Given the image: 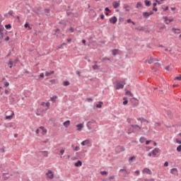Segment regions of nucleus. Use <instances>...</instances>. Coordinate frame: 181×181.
<instances>
[{
  "instance_id": "1",
  "label": "nucleus",
  "mask_w": 181,
  "mask_h": 181,
  "mask_svg": "<svg viewBox=\"0 0 181 181\" xmlns=\"http://www.w3.org/2000/svg\"><path fill=\"white\" fill-rule=\"evenodd\" d=\"M86 127H87L88 129H89V130L95 129V128L98 127L97 122H95V120L92 119L87 122Z\"/></svg>"
},
{
  "instance_id": "2",
  "label": "nucleus",
  "mask_w": 181,
  "mask_h": 181,
  "mask_svg": "<svg viewBox=\"0 0 181 181\" xmlns=\"http://www.w3.org/2000/svg\"><path fill=\"white\" fill-rule=\"evenodd\" d=\"M115 151L116 153H121V152H124L125 151V147H124V146H117L115 147Z\"/></svg>"
},
{
  "instance_id": "3",
  "label": "nucleus",
  "mask_w": 181,
  "mask_h": 181,
  "mask_svg": "<svg viewBox=\"0 0 181 181\" xmlns=\"http://www.w3.org/2000/svg\"><path fill=\"white\" fill-rule=\"evenodd\" d=\"M117 21H118V18H117V16H115L111 17L109 19L110 23H113V25H115V23H117Z\"/></svg>"
},
{
  "instance_id": "4",
  "label": "nucleus",
  "mask_w": 181,
  "mask_h": 181,
  "mask_svg": "<svg viewBox=\"0 0 181 181\" xmlns=\"http://www.w3.org/2000/svg\"><path fill=\"white\" fill-rule=\"evenodd\" d=\"M47 177H49V179H53V177H54V175L53 174V171H52L51 170H48V172L46 173Z\"/></svg>"
},
{
  "instance_id": "5",
  "label": "nucleus",
  "mask_w": 181,
  "mask_h": 181,
  "mask_svg": "<svg viewBox=\"0 0 181 181\" xmlns=\"http://www.w3.org/2000/svg\"><path fill=\"white\" fill-rule=\"evenodd\" d=\"M131 127L133 129H135V131H141L142 129V127L138 124H131Z\"/></svg>"
},
{
  "instance_id": "6",
  "label": "nucleus",
  "mask_w": 181,
  "mask_h": 181,
  "mask_svg": "<svg viewBox=\"0 0 181 181\" xmlns=\"http://www.w3.org/2000/svg\"><path fill=\"white\" fill-rule=\"evenodd\" d=\"M142 173L146 175H152V171L149 168H146L142 170Z\"/></svg>"
},
{
  "instance_id": "7",
  "label": "nucleus",
  "mask_w": 181,
  "mask_h": 181,
  "mask_svg": "<svg viewBox=\"0 0 181 181\" xmlns=\"http://www.w3.org/2000/svg\"><path fill=\"white\" fill-rule=\"evenodd\" d=\"M121 1H114L112 3V6L115 9H117V8H118V6H119L121 5Z\"/></svg>"
},
{
  "instance_id": "8",
  "label": "nucleus",
  "mask_w": 181,
  "mask_h": 181,
  "mask_svg": "<svg viewBox=\"0 0 181 181\" xmlns=\"http://www.w3.org/2000/svg\"><path fill=\"white\" fill-rule=\"evenodd\" d=\"M137 121H141V124H142V122H147V124H149V120H148L144 117H138Z\"/></svg>"
},
{
  "instance_id": "9",
  "label": "nucleus",
  "mask_w": 181,
  "mask_h": 181,
  "mask_svg": "<svg viewBox=\"0 0 181 181\" xmlns=\"http://www.w3.org/2000/svg\"><path fill=\"white\" fill-rule=\"evenodd\" d=\"M119 172H124L125 175L128 176L129 175L130 172L127 170V167H123V168H121L119 170Z\"/></svg>"
},
{
  "instance_id": "10",
  "label": "nucleus",
  "mask_w": 181,
  "mask_h": 181,
  "mask_svg": "<svg viewBox=\"0 0 181 181\" xmlns=\"http://www.w3.org/2000/svg\"><path fill=\"white\" fill-rule=\"evenodd\" d=\"M121 88H124V84H122L119 82H117V85H116V90H119Z\"/></svg>"
},
{
  "instance_id": "11",
  "label": "nucleus",
  "mask_w": 181,
  "mask_h": 181,
  "mask_svg": "<svg viewBox=\"0 0 181 181\" xmlns=\"http://www.w3.org/2000/svg\"><path fill=\"white\" fill-rule=\"evenodd\" d=\"M159 153V148H154L152 151H151V153L153 155V156L156 157V154Z\"/></svg>"
},
{
  "instance_id": "12",
  "label": "nucleus",
  "mask_w": 181,
  "mask_h": 181,
  "mask_svg": "<svg viewBox=\"0 0 181 181\" xmlns=\"http://www.w3.org/2000/svg\"><path fill=\"white\" fill-rule=\"evenodd\" d=\"M77 131H81L84 128V124L83 123L78 124L76 125Z\"/></svg>"
},
{
  "instance_id": "13",
  "label": "nucleus",
  "mask_w": 181,
  "mask_h": 181,
  "mask_svg": "<svg viewBox=\"0 0 181 181\" xmlns=\"http://www.w3.org/2000/svg\"><path fill=\"white\" fill-rule=\"evenodd\" d=\"M81 145L82 146H86V145H90V140L88 139H86L85 141H83L81 143Z\"/></svg>"
},
{
  "instance_id": "14",
  "label": "nucleus",
  "mask_w": 181,
  "mask_h": 181,
  "mask_svg": "<svg viewBox=\"0 0 181 181\" xmlns=\"http://www.w3.org/2000/svg\"><path fill=\"white\" fill-rule=\"evenodd\" d=\"M83 165V162L80 160H78L76 163H74V166H76V168H80V166Z\"/></svg>"
},
{
  "instance_id": "15",
  "label": "nucleus",
  "mask_w": 181,
  "mask_h": 181,
  "mask_svg": "<svg viewBox=\"0 0 181 181\" xmlns=\"http://www.w3.org/2000/svg\"><path fill=\"white\" fill-rule=\"evenodd\" d=\"M13 115H15V113L12 111L10 115L6 116L5 119H12V118H13Z\"/></svg>"
},
{
  "instance_id": "16",
  "label": "nucleus",
  "mask_w": 181,
  "mask_h": 181,
  "mask_svg": "<svg viewBox=\"0 0 181 181\" xmlns=\"http://www.w3.org/2000/svg\"><path fill=\"white\" fill-rule=\"evenodd\" d=\"M64 127H65V128H69V127L70 126V120H66L63 123Z\"/></svg>"
},
{
  "instance_id": "17",
  "label": "nucleus",
  "mask_w": 181,
  "mask_h": 181,
  "mask_svg": "<svg viewBox=\"0 0 181 181\" xmlns=\"http://www.w3.org/2000/svg\"><path fill=\"white\" fill-rule=\"evenodd\" d=\"M173 32L174 33H177V35H179L180 33H181V30L180 29H178V28H173L172 29Z\"/></svg>"
},
{
  "instance_id": "18",
  "label": "nucleus",
  "mask_w": 181,
  "mask_h": 181,
  "mask_svg": "<svg viewBox=\"0 0 181 181\" xmlns=\"http://www.w3.org/2000/svg\"><path fill=\"white\" fill-rule=\"evenodd\" d=\"M118 52H119V49H115L112 50V54L113 56H117L118 54Z\"/></svg>"
},
{
  "instance_id": "19",
  "label": "nucleus",
  "mask_w": 181,
  "mask_h": 181,
  "mask_svg": "<svg viewBox=\"0 0 181 181\" xmlns=\"http://www.w3.org/2000/svg\"><path fill=\"white\" fill-rule=\"evenodd\" d=\"M8 66L10 69H12V67H13V62L12 61V59H9Z\"/></svg>"
},
{
  "instance_id": "20",
  "label": "nucleus",
  "mask_w": 181,
  "mask_h": 181,
  "mask_svg": "<svg viewBox=\"0 0 181 181\" xmlns=\"http://www.w3.org/2000/svg\"><path fill=\"white\" fill-rule=\"evenodd\" d=\"M123 8H124L125 12H129V11H131V9H132L131 6H124Z\"/></svg>"
},
{
  "instance_id": "21",
  "label": "nucleus",
  "mask_w": 181,
  "mask_h": 181,
  "mask_svg": "<svg viewBox=\"0 0 181 181\" xmlns=\"http://www.w3.org/2000/svg\"><path fill=\"white\" fill-rule=\"evenodd\" d=\"M149 16H150L148 12H143V18H144V19H148Z\"/></svg>"
},
{
  "instance_id": "22",
  "label": "nucleus",
  "mask_w": 181,
  "mask_h": 181,
  "mask_svg": "<svg viewBox=\"0 0 181 181\" xmlns=\"http://www.w3.org/2000/svg\"><path fill=\"white\" fill-rule=\"evenodd\" d=\"M135 30H139V32H144V30H145V28L142 26H139V27H136Z\"/></svg>"
},
{
  "instance_id": "23",
  "label": "nucleus",
  "mask_w": 181,
  "mask_h": 181,
  "mask_svg": "<svg viewBox=\"0 0 181 181\" xmlns=\"http://www.w3.org/2000/svg\"><path fill=\"white\" fill-rule=\"evenodd\" d=\"M131 102L134 103V105H138V100H136V98H133L132 99H131Z\"/></svg>"
},
{
  "instance_id": "24",
  "label": "nucleus",
  "mask_w": 181,
  "mask_h": 181,
  "mask_svg": "<svg viewBox=\"0 0 181 181\" xmlns=\"http://www.w3.org/2000/svg\"><path fill=\"white\" fill-rule=\"evenodd\" d=\"M144 4H145L146 6H151V5H152V2H151V1H148V0H145Z\"/></svg>"
},
{
  "instance_id": "25",
  "label": "nucleus",
  "mask_w": 181,
  "mask_h": 181,
  "mask_svg": "<svg viewBox=\"0 0 181 181\" xmlns=\"http://www.w3.org/2000/svg\"><path fill=\"white\" fill-rule=\"evenodd\" d=\"M71 148L76 151H80V147L78 146H74V144H72Z\"/></svg>"
},
{
  "instance_id": "26",
  "label": "nucleus",
  "mask_w": 181,
  "mask_h": 181,
  "mask_svg": "<svg viewBox=\"0 0 181 181\" xmlns=\"http://www.w3.org/2000/svg\"><path fill=\"white\" fill-rule=\"evenodd\" d=\"M163 19L164 20L165 25H169V23H170V22H169V21L168 20V16L163 17Z\"/></svg>"
},
{
  "instance_id": "27",
  "label": "nucleus",
  "mask_w": 181,
  "mask_h": 181,
  "mask_svg": "<svg viewBox=\"0 0 181 181\" xmlns=\"http://www.w3.org/2000/svg\"><path fill=\"white\" fill-rule=\"evenodd\" d=\"M52 74H54V71H50L49 72H45V76L49 77V76H52Z\"/></svg>"
},
{
  "instance_id": "28",
  "label": "nucleus",
  "mask_w": 181,
  "mask_h": 181,
  "mask_svg": "<svg viewBox=\"0 0 181 181\" xmlns=\"http://www.w3.org/2000/svg\"><path fill=\"white\" fill-rule=\"evenodd\" d=\"M41 152H42L44 158H47V156H49V152H47V151H41Z\"/></svg>"
},
{
  "instance_id": "29",
  "label": "nucleus",
  "mask_w": 181,
  "mask_h": 181,
  "mask_svg": "<svg viewBox=\"0 0 181 181\" xmlns=\"http://www.w3.org/2000/svg\"><path fill=\"white\" fill-rule=\"evenodd\" d=\"M146 141V138H145L144 136H141L139 139V142L141 144H144V142H145Z\"/></svg>"
},
{
  "instance_id": "30",
  "label": "nucleus",
  "mask_w": 181,
  "mask_h": 181,
  "mask_svg": "<svg viewBox=\"0 0 181 181\" xmlns=\"http://www.w3.org/2000/svg\"><path fill=\"white\" fill-rule=\"evenodd\" d=\"M134 132H135L134 131V128H132V129H128V130H127V134H128V135H129L130 134H132V133H134Z\"/></svg>"
},
{
  "instance_id": "31",
  "label": "nucleus",
  "mask_w": 181,
  "mask_h": 181,
  "mask_svg": "<svg viewBox=\"0 0 181 181\" xmlns=\"http://www.w3.org/2000/svg\"><path fill=\"white\" fill-rule=\"evenodd\" d=\"M103 107V102L100 101L99 103L96 104L97 108H101Z\"/></svg>"
},
{
  "instance_id": "32",
  "label": "nucleus",
  "mask_w": 181,
  "mask_h": 181,
  "mask_svg": "<svg viewBox=\"0 0 181 181\" xmlns=\"http://www.w3.org/2000/svg\"><path fill=\"white\" fill-rule=\"evenodd\" d=\"M175 173H177V168H172V169L170 170V173H171L172 175H173V174L175 173Z\"/></svg>"
},
{
  "instance_id": "33",
  "label": "nucleus",
  "mask_w": 181,
  "mask_h": 181,
  "mask_svg": "<svg viewBox=\"0 0 181 181\" xmlns=\"http://www.w3.org/2000/svg\"><path fill=\"white\" fill-rule=\"evenodd\" d=\"M63 86H70V81H64L63 83Z\"/></svg>"
},
{
  "instance_id": "34",
  "label": "nucleus",
  "mask_w": 181,
  "mask_h": 181,
  "mask_svg": "<svg viewBox=\"0 0 181 181\" xmlns=\"http://www.w3.org/2000/svg\"><path fill=\"white\" fill-rule=\"evenodd\" d=\"M155 59L153 57H151L150 59L148 61V64H152L153 63Z\"/></svg>"
},
{
  "instance_id": "35",
  "label": "nucleus",
  "mask_w": 181,
  "mask_h": 181,
  "mask_svg": "<svg viewBox=\"0 0 181 181\" xmlns=\"http://www.w3.org/2000/svg\"><path fill=\"white\" fill-rule=\"evenodd\" d=\"M57 98V95H54V96L51 97L50 99H51V101L55 102Z\"/></svg>"
},
{
  "instance_id": "36",
  "label": "nucleus",
  "mask_w": 181,
  "mask_h": 181,
  "mask_svg": "<svg viewBox=\"0 0 181 181\" xmlns=\"http://www.w3.org/2000/svg\"><path fill=\"white\" fill-rule=\"evenodd\" d=\"M127 23H132V25H136L135 22L132 21V20H131V18H129L127 20Z\"/></svg>"
},
{
  "instance_id": "37",
  "label": "nucleus",
  "mask_w": 181,
  "mask_h": 181,
  "mask_svg": "<svg viewBox=\"0 0 181 181\" xmlns=\"http://www.w3.org/2000/svg\"><path fill=\"white\" fill-rule=\"evenodd\" d=\"M123 100H124L123 101V105H127L128 104V100H127V98H124Z\"/></svg>"
},
{
  "instance_id": "38",
  "label": "nucleus",
  "mask_w": 181,
  "mask_h": 181,
  "mask_svg": "<svg viewBox=\"0 0 181 181\" xmlns=\"http://www.w3.org/2000/svg\"><path fill=\"white\" fill-rule=\"evenodd\" d=\"M136 8H142V3H141V2H138L137 4H136Z\"/></svg>"
},
{
  "instance_id": "39",
  "label": "nucleus",
  "mask_w": 181,
  "mask_h": 181,
  "mask_svg": "<svg viewBox=\"0 0 181 181\" xmlns=\"http://www.w3.org/2000/svg\"><path fill=\"white\" fill-rule=\"evenodd\" d=\"M24 28H28V29H32L30 28V25H29V23L26 22L24 25Z\"/></svg>"
},
{
  "instance_id": "40",
  "label": "nucleus",
  "mask_w": 181,
  "mask_h": 181,
  "mask_svg": "<svg viewBox=\"0 0 181 181\" xmlns=\"http://www.w3.org/2000/svg\"><path fill=\"white\" fill-rule=\"evenodd\" d=\"M6 29H11L12 28V25L11 24H6L5 25Z\"/></svg>"
},
{
  "instance_id": "41",
  "label": "nucleus",
  "mask_w": 181,
  "mask_h": 181,
  "mask_svg": "<svg viewBox=\"0 0 181 181\" xmlns=\"http://www.w3.org/2000/svg\"><path fill=\"white\" fill-rule=\"evenodd\" d=\"M4 30H5V28H4V25H2V24H0V32L3 33Z\"/></svg>"
},
{
  "instance_id": "42",
  "label": "nucleus",
  "mask_w": 181,
  "mask_h": 181,
  "mask_svg": "<svg viewBox=\"0 0 181 181\" xmlns=\"http://www.w3.org/2000/svg\"><path fill=\"white\" fill-rule=\"evenodd\" d=\"M63 46H67V44L66 42L62 43L58 49H63Z\"/></svg>"
},
{
  "instance_id": "43",
  "label": "nucleus",
  "mask_w": 181,
  "mask_h": 181,
  "mask_svg": "<svg viewBox=\"0 0 181 181\" xmlns=\"http://www.w3.org/2000/svg\"><path fill=\"white\" fill-rule=\"evenodd\" d=\"M174 80H178V81H181V75H179V76H176Z\"/></svg>"
},
{
  "instance_id": "44",
  "label": "nucleus",
  "mask_w": 181,
  "mask_h": 181,
  "mask_svg": "<svg viewBox=\"0 0 181 181\" xmlns=\"http://www.w3.org/2000/svg\"><path fill=\"white\" fill-rule=\"evenodd\" d=\"M92 69H93L94 70H98V65H97V64L93 65V66H92Z\"/></svg>"
},
{
  "instance_id": "45",
  "label": "nucleus",
  "mask_w": 181,
  "mask_h": 181,
  "mask_svg": "<svg viewBox=\"0 0 181 181\" xmlns=\"http://www.w3.org/2000/svg\"><path fill=\"white\" fill-rule=\"evenodd\" d=\"M86 101H88V103H91L93 101V98H87Z\"/></svg>"
},
{
  "instance_id": "46",
  "label": "nucleus",
  "mask_w": 181,
  "mask_h": 181,
  "mask_svg": "<svg viewBox=\"0 0 181 181\" xmlns=\"http://www.w3.org/2000/svg\"><path fill=\"white\" fill-rule=\"evenodd\" d=\"M177 152H181V145H179V146L177 147Z\"/></svg>"
},
{
  "instance_id": "47",
  "label": "nucleus",
  "mask_w": 181,
  "mask_h": 181,
  "mask_svg": "<svg viewBox=\"0 0 181 181\" xmlns=\"http://www.w3.org/2000/svg\"><path fill=\"white\" fill-rule=\"evenodd\" d=\"M4 87H9V82L5 81L4 82Z\"/></svg>"
},
{
  "instance_id": "48",
  "label": "nucleus",
  "mask_w": 181,
  "mask_h": 181,
  "mask_svg": "<svg viewBox=\"0 0 181 181\" xmlns=\"http://www.w3.org/2000/svg\"><path fill=\"white\" fill-rule=\"evenodd\" d=\"M45 13H50V8H45Z\"/></svg>"
},
{
  "instance_id": "49",
  "label": "nucleus",
  "mask_w": 181,
  "mask_h": 181,
  "mask_svg": "<svg viewBox=\"0 0 181 181\" xmlns=\"http://www.w3.org/2000/svg\"><path fill=\"white\" fill-rule=\"evenodd\" d=\"M42 135H45V134H47V130L46 129H42Z\"/></svg>"
},
{
  "instance_id": "50",
  "label": "nucleus",
  "mask_w": 181,
  "mask_h": 181,
  "mask_svg": "<svg viewBox=\"0 0 181 181\" xmlns=\"http://www.w3.org/2000/svg\"><path fill=\"white\" fill-rule=\"evenodd\" d=\"M114 179H115V175H112V176L109 177V180H114Z\"/></svg>"
},
{
  "instance_id": "51",
  "label": "nucleus",
  "mask_w": 181,
  "mask_h": 181,
  "mask_svg": "<svg viewBox=\"0 0 181 181\" xmlns=\"http://www.w3.org/2000/svg\"><path fill=\"white\" fill-rule=\"evenodd\" d=\"M105 11L106 12L111 13V10H110V8H108V7H105Z\"/></svg>"
},
{
  "instance_id": "52",
  "label": "nucleus",
  "mask_w": 181,
  "mask_h": 181,
  "mask_svg": "<svg viewBox=\"0 0 181 181\" xmlns=\"http://www.w3.org/2000/svg\"><path fill=\"white\" fill-rule=\"evenodd\" d=\"M108 173L107 171H101L100 175H107Z\"/></svg>"
},
{
  "instance_id": "53",
  "label": "nucleus",
  "mask_w": 181,
  "mask_h": 181,
  "mask_svg": "<svg viewBox=\"0 0 181 181\" xmlns=\"http://www.w3.org/2000/svg\"><path fill=\"white\" fill-rule=\"evenodd\" d=\"M154 126H155V127H160V122H156V123L154 124Z\"/></svg>"
},
{
  "instance_id": "54",
  "label": "nucleus",
  "mask_w": 181,
  "mask_h": 181,
  "mask_svg": "<svg viewBox=\"0 0 181 181\" xmlns=\"http://www.w3.org/2000/svg\"><path fill=\"white\" fill-rule=\"evenodd\" d=\"M18 62H19V58H16V59L14 60V62H13V63L14 64H16V63H18Z\"/></svg>"
},
{
  "instance_id": "55",
  "label": "nucleus",
  "mask_w": 181,
  "mask_h": 181,
  "mask_svg": "<svg viewBox=\"0 0 181 181\" xmlns=\"http://www.w3.org/2000/svg\"><path fill=\"white\" fill-rule=\"evenodd\" d=\"M151 142H152V140H146V145H149V144H151Z\"/></svg>"
},
{
  "instance_id": "56",
  "label": "nucleus",
  "mask_w": 181,
  "mask_h": 181,
  "mask_svg": "<svg viewBox=\"0 0 181 181\" xmlns=\"http://www.w3.org/2000/svg\"><path fill=\"white\" fill-rule=\"evenodd\" d=\"M126 94H127V95H132V93L131 91H129V90H127V91L126 92Z\"/></svg>"
},
{
  "instance_id": "57",
  "label": "nucleus",
  "mask_w": 181,
  "mask_h": 181,
  "mask_svg": "<svg viewBox=\"0 0 181 181\" xmlns=\"http://www.w3.org/2000/svg\"><path fill=\"white\" fill-rule=\"evenodd\" d=\"M138 181H149V179H139Z\"/></svg>"
},
{
  "instance_id": "58",
  "label": "nucleus",
  "mask_w": 181,
  "mask_h": 181,
  "mask_svg": "<svg viewBox=\"0 0 181 181\" xmlns=\"http://www.w3.org/2000/svg\"><path fill=\"white\" fill-rule=\"evenodd\" d=\"M69 30L71 33H74V28H73V27H70Z\"/></svg>"
},
{
  "instance_id": "59",
  "label": "nucleus",
  "mask_w": 181,
  "mask_h": 181,
  "mask_svg": "<svg viewBox=\"0 0 181 181\" xmlns=\"http://www.w3.org/2000/svg\"><path fill=\"white\" fill-rule=\"evenodd\" d=\"M8 15H11V16H13V11H8Z\"/></svg>"
},
{
  "instance_id": "60",
  "label": "nucleus",
  "mask_w": 181,
  "mask_h": 181,
  "mask_svg": "<svg viewBox=\"0 0 181 181\" xmlns=\"http://www.w3.org/2000/svg\"><path fill=\"white\" fill-rule=\"evenodd\" d=\"M100 16V19H104L105 18L103 13H101Z\"/></svg>"
},
{
  "instance_id": "61",
  "label": "nucleus",
  "mask_w": 181,
  "mask_h": 181,
  "mask_svg": "<svg viewBox=\"0 0 181 181\" xmlns=\"http://www.w3.org/2000/svg\"><path fill=\"white\" fill-rule=\"evenodd\" d=\"M139 173H140L139 170H137L135 171V174H136L137 176H139Z\"/></svg>"
},
{
  "instance_id": "62",
  "label": "nucleus",
  "mask_w": 181,
  "mask_h": 181,
  "mask_svg": "<svg viewBox=\"0 0 181 181\" xmlns=\"http://www.w3.org/2000/svg\"><path fill=\"white\" fill-rule=\"evenodd\" d=\"M175 141H176L177 144H181V141L179 140V139H176Z\"/></svg>"
},
{
  "instance_id": "63",
  "label": "nucleus",
  "mask_w": 181,
  "mask_h": 181,
  "mask_svg": "<svg viewBox=\"0 0 181 181\" xmlns=\"http://www.w3.org/2000/svg\"><path fill=\"white\" fill-rule=\"evenodd\" d=\"M135 159V156H132L129 158V160H134Z\"/></svg>"
},
{
  "instance_id": "64",
  "label": "nucleus",
  "mask_w": 181,
  "mask_h": 181,
  "mask_svg": "<svg viewBox=\"0 0 181 181\" xmlns=\"http://www.w3.org/2000/svg\"><path fill=\"white\" fill-rule=\"evenodd\" d=\"M153 11H154V12H158V8L153 7Z\"/></svg>"
}]
</instances>
